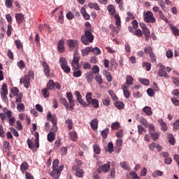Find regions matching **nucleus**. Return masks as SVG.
<instances>
[{
  "mask_svg": "<svg viewBox=\"0 0 179 179\" xmlns=\"http://www.w3.org/2000/svg\"><path fill=\"white\" fill-rule=\"evenodd\" d=\"M85 79H87V83H92L93 82V79H94V74L92 72L86 73Z\"/></svg>",
  "mask_w": 179,
  "mask_h": 179,
  "instance_id": "nucleus-15",
  "label": "nucleus"
},
{
  "mask_svg": "<svg viewBox=\"0 0 179 179\" xmlns=\"http://www.w3.org/2000/svg\"><path fill=\"white\" fill-rule=\"evenodd\" d=\"M90 127L92 129H93V131L97 130V129L99 128V120L96 118L92 120L90 122Z\"/></svg>",
  "mask_w": 179,
  "mask_h": 179,
  "instance_id": "nucleus-14",
  "label": "nucleus"
},
{
  "mask_svg": "<svg viewBox=\"0 0 179 179\" xmlns=\"http://www.w3.org/2000/svg\"><path fill=\"white\" fill-rule=\"evenodd\" d=\"M65 41H64L63 39H61L59 41L58 44H57V50L59 52H65Z\"/></svg>",
  "mask_w": 179,
  "mask_h": 179,
  "instance_id": "nucleus-11",
  "label": "nucleus"
},
{
  "mask_svg": "<svg viewBox=\"0 0 179 179\" xmlns=\"http://www.w3.org/2000/svg\"><path fill=\"white\" fill-rule=\"evenodd\" d=\"M88 7L90 9H95L96 10H100V6L97 3H89Z\"/></svg>",
  "mask_w": 179,
  "mask_h": 179,
  "instance_id": "nucleus-22",
  "label": "nucleus"
},
{
  "mask_svg": "<svg viewBox=\"0 0 179 179\" xmlns=\"http://www.w3.org/2000/svg\"><path fill=\"white\" fill-rule=\"evenodd\" d=\"M132 82H134V78L132 76H127L126 77V85L129 86L132 85Z\"/></svg>",
  "mask_w": 179,
  "mask_h": 179,
  "instance_id": "nucleus-35",
  "label": "nucleus"
},
{
  "mask_svg": "<svg viewBox=\"0 0 179 179\" xmlns=\"http://www.w3.org/2000/svg\"><path fill=\"white\" fill-rule=\"evenodd\" d=\"M92 96H93V94H92V92H87L85 96L87 103H88L90 106V104H92V101L93 100V99L92 98Z\"/></svg>",
  "mask_w": 179,
  "mask_h": 179,
  "instance_id": "nucleus-26",
  "label": "nucleus"
},
{
  "mask_svg": "<svg viewBox=\"0 0 179 179\" xmlns=\"http://www.w3.org/2000/svg\"><path fill=\"white\" fill-rule=\"evenodd\" d=\"M115 106L117 110H122V108H124V102L121 101H117L115 103Z\"/></svg>",
  "mask_w": 179,
  "mask_h": 179,
  "instance_id": "nucleus-32",
  "label": "nucleus"
},
{
  "mask_svg": "<svg viewBox=\"0 0 179 179\" xmlns=\"http://www.w3.org/2000/svg\"><path fill=\"white\" fill-rule=\"evenodd\" d=\"M171 30H172L174 36H179V29H177V27L173 26L171 27Z\"/></svg>",
  "mask_w": 179,
  "mask_h": 179,
  "instance_id": "nucleus-64",
  "label": "nucleus"
},
{
  "mask_svg": "<svg viewBox=\"0 0 179 179\" xmlns=\"http://www.w3.org/2000/svg\"><path fill=\"white\" fill-rule=\"evenodd\" d=\"M66 44L69 47L70 51H73V50H78L79 48V43L75 39H69L66 41Z\"/></svg>",
  "mask_w": 179,
  "mask_h": 179,
  "instance_id": "nucleus-4",
  "label": "nucleus"
},
{
  "mask_svg": "<svg viewBox=\"0 0 179 179\" xmlns=\"http://www.w3.org/2000/svg\"><path fill=\"white\" fill-rule=\"evenodd\" d=\"M169 142L170 145H176V138H174V135L169 134L167 135Z\"/></svg>",
  "mask_w": 179,
  "mask_h": 179,
  "instance_id": "nucleus-23",
  "label": "nucleus"
},
{
  "mask_svg": "<svg viewBox=\"0 0 179 179\" xmlns=\"http://www.w3.org/2000/svg\"><path fill=\"white\" fill-rule=\"evenodd\" d=\"M66 97L70 104V110L71 111H72L73 110V108L75 107V101H73V95L72 94L71 92H67Z\"/></svg>",
  "mask_w": 179,
  "mask_h": 179,
  "instance_id": "nucleus-9",
  "label": "nucleus"
},
{
  "mask_svg": "<svg viewBox=\"0 0 179 179\" xmlns=\"http://www.w3.org/2000/svg\"><path fill=\"white\" fill-rule=\"evenodd\" d=\"M94 152L96 155H100L101 150H100V147L98 145H94L93 146Z\"/></svg>",
  "mask_w": 179,
  "mask_h": 179,
  "instance_id": "nucleus-59",
  "label": "nucleus"
},
{
  "mask_svg": "<svg viewBox=\"0 0 179 179\" xmlns=\"http://www.w3.org/2000/svg\"><path fill=\"white\" fill-rule=\"evenodd\" d=\"M80 58L79 56H76V53H75L73 56V59L71 62V66H73V71H75V69H79L80 66H79V61Z\"/></svg>",
  "mask_w": 179,
  "mask_h": 179,
  "instance_id": "nucleus-6",
  "label": "nucleus"
},
{
  "mask_svg": "<svg viewBox=\"0 0 179 179\" xmlns=\"http://www.w3.org/2000/svg\"><path fill=\"white\" fill-rule=\"evenodd\" d=\"M143 112L148 116L150 117V115H152L153 112L152 111V108L150 106H145L143 108Z\"/></svg>",
  "mask_w": 179,
  "mask_h": 179,
  "instance_id": "nucleus-17",
  "label": "nucleus"
},
{
  "mask_svg": "<svg viewBox=\"0 0 179 179\" xmlns=\"http://www.w3.org/2000/svg\"><path fill=\"white\" fill-rule=\"evenodd\" d=\"M140 124L141 125H143L145 128H148L149 127V124L148 123V120H146L143 116L140 117L138 120Z\"/></svg>",
  "mask_w": 179,
  "mask_h": 179,
  "instance_id": "nucleus-20",
  "label": "nucleus"
},
{
  "mask_svg": "<svg viewBox=\"0 0 179 179\" xmlns=\"http://www.w3.org/2000/svg\"><path fill=\"white\" fill-rule=\"evenodd\" d=\"M115 19L116 20V25L121 26V17H120V15L115 14Z\"/></svg>",
  "mask_w": 179,
  "mask_h": 179,
  "instance_id": "nucleus-58",
  "label": "nucleus"
},
{
  "mask_svg": "<svg viewBox=\"0 0 179 179\" xmlns=\"http://www.w3.org/2000/svg\"><path fill=\"white\" fill-rule=\"evenodd\" d=\"M47 119L50 120L53 125H57V120L52 116V115L48 113L47 115Z\"/></svg>",
  "mask_w": 179,
  "mask_h": 179,
  "instance_id": "nucleus-36",
  "label": "nucleus"
},
{
  "mask_svg": "<svg viewBox=\"0 0 179 179\" xmlns=\"http://www.w3.org/2000/svg\"><path fill=\"white\" fill-rule=\"evenodd\" d=\"M143 68H146V71H149L152 69V64L149 62H143L142 64Z\"/></svg>",
  "mask_w": 179,
  "mask_h": 179,
  "instance_id": "nucleus-43",
  "label": "nucleus"
},
{
  "mask_svg": "<svg viewBox=\"0 0 179 179\" xmlns=\"http://www.w3.org/2000/svg\"><path fill=\"white\" fill-rule=\"evenodd\" d=\"M9 146H10V143L8 141L3 142V148H4L5 152H9Z\"/></svg>",
  "mask_w": 179,
  "mask_h": 179,
  "instance_id": "nucleus-49",
  "label": "nucleus"
},
{
  "mask_svg": "<svg viewBox=\"0 0 179 179\" xmlns=\"http://www.w3.org/2000/svg\"><path fill=\"white\" fill-rule=\"evenodd\" d=\"M111 129L115 131L120 129V122H115L112 123Z\"/></svg>",
  "mask_w": 179,
  "mask_h": 179,
  "instance_id": "nucleus-52",
  "label": "nucleus"
},
{
  "mask_svg": "<svg viewBox=\"0 0 179 179\" xmlns=\"http://www.w3.org/2000/svg\"><path fill=\"white\" fill-rule=\"evenodd\" d=\"M13 5V0H6L5 6L7 8H10Z\"/></svg>",
  "mask_w": 179,
  "mask_h": 179,
  "instance_id": "nucleus-63",
  "label": "nucleus"
},
{
  "mask_svg": "<svg viewBox=\"0 0 179 179\" xmlns=\"http://www.w3.org/2000/svg\"><path fill=\"white\" fill-rule=\"evenodd\" d=\"M137 128H138V132L139 135H142L143 132H146V129H145V127H143V126L141 124L138 125Z\"/></svg>",
  "mask_w": 179,
  "mask_h": 179,
  "instance_id": "nucleus-44",
  "label": "nucleus"
},
{
  "mask_svg": "<svg viewBox=\"0 0 179 179\" xmlns=\"http://www.w3.org/2000/svg\"><path fill=\"white\" fill-rule=\"evenodd\" d=\"M144 52L145 54H149V55H150L152 53H153V49L150 46L146 47L144 49Z\"/></svg>",
  "mask_w": 179,
  "mask_h": 179,
  "instance_id": "nucleus-55",
  "label": "nucleus"
},
{
  "mask_svg": "<svg viewBox=\"0 0 179 179\" xmlns=\"http://www.w3.org/2000/svg\"><path fill=\"white\" fill-rule=\"evenodd\" d=\"M8 85L6 84H3L1 87V97L6 104L9 103V99H8Z\"/></svg>",
  "mask_w": 179,
  "mask_h": 179,
  "instance_id": "nucleus-3",
  "label": "nucleus"
},
{
  "mask_svg": "<svg viewBox=\"0 0 179 179\" xmlns=\"http://www.w3.org/2000/svg\"><path fill=\"white\" fill-rule=\"evenodd\" d=\"M80 13L83 15V17H84L85 20H90V15L87 14L86 12V9L85 8H82L80 9Z\"/></svg>",
  "mask_w": 179,
  "mask_h": 179,
  "instance_id": "nucleus-19",
  "label": "nucleus"
},
{
  "mask_svg": "<svg viewBox=\"0 0 179 179\" xmlns=\"http://www.w3.org/2000/svg\"><path fill=\"white\" fill-rule=\"evenodd\" d=\"M158 16L159 18H161L162 20H164V22H166V23H169V19L164 16V14H163V11L159 10L158 12Z\"/></svg>",
  "mask_w": 179,
  "mask_h": 179,
  "instance_id": "nucleus-33",
  "label": "nucleus"
},
{
  "mask_svg": "<svg viewBox=\"0 0 179 179\" xmlns=\"http://www.w3.org/2000/svg\"><path fill=\"white\" fill-rule=\"evenodd\" d=\"M15 44L17 50H22V48H23V43H22V41H20V40H15Z\"/></svg>",
  "mask_w": 179,
  "mask_h": 179,
  "instance_id": "nucleus-45",
  "label": "nucleus"
},
{
  "mask_svg": "<svg viewBox=\"0 0 179 179\" xmlns=\"http://www.w3.org/2000/svg\"><path fill=\"white\" fill-rule=\"evenodd\" d=\"M143 34H145V36L146 37L145 40H148V38L150 37V31L149 30V29H148V27L144 28V29H143Z\"/></svg>",
  "mask_w": 179,
  "mask_h": 179,
  "instance_id": "nucleus-47",
  "label": "nucleus"
},
{
  "mask_svg": "<svg viewBox=\"0 0 179 179\" xmlns=\"http://www.w3.org/2000/svg\"><path fill=\"white\" fill-rule=\"evenodd\" d=\"M108 152H109V153L114 152V144H113V142L108 143Z\"/></svg>",
  "mask_w": 179,
  "mask_h": 179,
  "instance_id": "nucleus-54",
  "label": "nucleus"
},
{
  "mask_svg": "<svg viewBox=\"0 0 179 179\" xmlns=\"http://www.w3.org/2000/svg\"><path fill=\"white\" fill-rule=\"evenodd\" d=\"M92 106L94 108H99V100L96 99H93L91 101Z\"/></svg>",
  "mask_w": 179,
  "mask_h": 179,
  "instance_id": "nucleus-48",
  "label": "nucleus"
},
{
  "mask_svg": "<svg viewBox=\"0 0 179 179\" xmlns=\"http://www.w3.org/2000/svg\"><path fill=\"white\" fill-rule=\"evenodd\" d=\"M27 143L28 145L29 149H31V150H33V149H34L35 145L34 143H33V142H31V140H30V138L27 139Z\"/></svg>",
  "mask_w": 179,
  "mask_h": 179,
  "instance_id": "nucleus-53",
  "label": "nucleus"
},
{
  "mask_svg": "<svg viewBox=\"0 0 179 179\" xmlns=\"http://www.w3.org/2000/svg\"><path fill=\"white\" fill-rule=\"evenodd\" d=\"M104 75L108 82H113V76H111V73L108 72V71H105Z\"/></svg>",
  "mask_w": 179,
  "mask_h": 179,
  "instance_id": "nucleus-38",
  "label": "nucleus"
},
{
  "mask_svg": "<svg viewBox=\"0 0 179 179\" xmlns=\"http://www.w3.org/2000/svg\"><path fill=\"white\" fill-rule=\"evenodd\" d=\"M108 93L113 101H117V100H118V97L117 96V95L115 94V93H114V92H113V90H109Z\"/></svg>",
  "mask_w": 179,
  "mask_h": 179,
  "instance_id": "nucleus-41",
  "label": "nucleus"
},
{
  "mask_svg": "<svg viewBox=\"0 0 179 179\" xmlns=\"http://www.w3.org/2000/svg\"><path fill=\"white\" fill-rule=\"evenodd\" d=\"M72 171H76V176L79 178H82L83 177V173H85L83 169H79V165L73 166Z\"/></svg>",
  "mask_w": 179,
  "mask_h": 179,
  "instance_id": "nucleus-7",
  "label": "nucleus"
},
{
  "mask_svg": "<svg viewBox=\"0 0 179 179\" xmlns=\"http://www.w3.org/2000/svg\"><path fill=\"white\" fill-rule=\"evenodd\" d=\"M66 124H68V128L70 131L72 129V128H73V122H72V120H66Z\"/></svg>",
  "mask_w": 179,
  "mask_h": 179,
  "instance_id": "nucleus-57",
  "label": "nucleus"
},
{
  "mask_svg": "<svg viewBox=\"0 0 179 179\" xmlns=\"http://www.w3.org/2000/svg\"><path fill=\"white\" fill-rule=\"evenodd\" d=\"M94 40V36L92 31L86 29L84 34L81 36V41L85 45H89V43H92Z\"/></svg>",
  "mask_w": 179,
  "mask_h": 179,
  "instance_id": "nucleus-2",
  "label": "nucleus"
},
{
  "mask_svg": "<svg viewBox=\"0 0 179 179\" xmlns=\"http://www.w3.org/2000/svg\"><path fill=\"white\" fill-rule=\"evenodd\" d=\"M158 75L161 78H166V79H169V75H167V72H166L165 70H159Z\"/></svg>",
  "mask_w": 179,
  "mask_h": 179,
  "instance_id": "nucleus-34",
  "label": "nucleus"
},
{
  "mask_svg": "<svg viewBox=\"0 0 179 179\" xmlns=\"http://www.w3.org/2000/svg\"><path fill=\"white\" fill-rule=\"evenodd\" d=\"M109 131H110V129L108 128L105 129L101 131V136L103 137V139H107V136L108 135Z\"/></svg>",
  "mask_w": 179,
  "mask_h": 179,
  "instance_id": "nucleus-40",
  "label": "nucleus"
},
{
  "mask_svg": "<svg viewBox=\"0 0 179 179\" xmlns=\"http://www.w3.org/2000/svg\"><path fill=\"white\" fill-rule=\"evenodd\" d=\"M11 93L13 94L14 96H17V94L19 93V89L16 87H13L11 88Z\"/></svg>",
  "mask_w": 179,
  "mask_h": 179,
  "instance_id": "nucleus-61",
  "label": "nucleus"
},
{
  "mask_svg": "<svg viewBox=\"0 0 179 179\" xmlns=\"http://www.w3.org/2000/svg\"><path fill=\"white\" fill-rule=\"evenodd\" d=\"M158 124H160V125L162 126V131H167V124H166V122L163 121V119H159L158 120Z\"/></svg>",
  "mask_w": 179,
  "mask_h": 179,
  "instance_id": "nucleus-24",
  "label": "nucleus"
},
{
  "mask_svg": "<svg viewBox=\"0 0 179 179\" xmlns=\"http://www.w3.org/2000/svg\"><path fill=\"white\" fill-rule=\"evenodd\" d=\"M55 87V83H54V80H50L48 83L47 84V89L48 90H52Z\"/></svg>",
  "mask_w": 179,
  "mask_h": 179,
  "instance_id": "nucleus-31",
  "label": "nucleus"
},
{
  "mask_svg": "<svg viewBox=\"0 0 179 179\" xmlns=\"http://www.w3.org/2000/svg\"><path fill=\"white\" fill-rule=\"evenodd\" d=\"M59 64L61 66V68H64L68 65V61H66V59L64 57H61L59 59Z\"/></svg>",
  "mask_w": 179,
  "mask_h": 179,
  "instance_id": "nucleus-29",
  "label": "nucleus"
},
{
  "mask_svg": "<svg viewBox=\"0 0 179 179\" xmlns=\"http://www.w3.org/2000/svg\"><path fill=\"white\" fill-rule=\"evenodd\" d=\"M48 142H54L55 141V134L53 131H50L48 134Z\"/></svg>",
  "mask_w": 179,
  "mask_h": 179,
  "instance_id": "nucleus-28",
  "label": "nucleus"
},
{
  "mask_svg": "<svg viewBox=\"0 0 179 179\" xmlns=\"http://www.w3.org/2000/svg\"><path fill=\"white\" fill-rule=\"evenodd\" d=\"M144 22L146 23H155L156 22V19L153 17V13L150 11H148L144 17Z\"/></svg>",
  "mask_w": 179,
  "mask_h": 179,
  "instance_id": "nucleus-5",
  "label": "nucleus"
},
{
  "mask_svg": "<svg viewBox=\"0 0 179 179\" xmlns=\"http://www.w3.org/2000/svg\"><path fill=\"white\" fill-rule=\"evenodd\" d=\"M69 136L73 142H76V141H78V133H76V131H70Z\"/></svg>",
  "mask_w": 179,
  "mask_h": 179,
  "instance_id": "nucleus-25",
  "label": "nucleus"
},
{
  "mask_svg": "<svg viewBox=\"0 0 179 179\" xmlns=\"http://www.w3.org/2000/svg\"><path fill=\"white\" fill-rule=\"evenodd\" d=\"M43 66L44 69V72H45V76H50V66H48V64H47V62H43Z\"/></svg>",
  "mask_w": 179,
  "mask_h": 179,
  "instance_id": "nucleus-18",
  "label": "nucleus"
},
{
  "mask_svg": "<svg viewBox=\"0 0 179 179\" xmlns=\"http://www.w3.org/2000/svg\"><path fill=\"white\" fill-rule=\"evenodd\" d=\"M122 89L124 97H126V99H129V97H131V92L128 90V87L126 85H122Z\"/></svg>",
  "mask_w": 179,
  "mask_h": 179,
  "instance_id": "nucleus-16",
  "label": "nucleus"
},
{
  "mask_svg": "<svg viewBox=\"0 0 179 179\" xmlns=\"http://www.w3.org/2000/svg\"><path fill=\"white\" fill-rule=\"evenodd\" d=\"M15 19H16L17 23H18V24H22V23H23V22H24V15L22 13H17L15 15Z\"/></svg>",
  "mask_w": 179,
  "mask_h": 179,
  "instance_id": "nucleus-13",
  "label": "nucleus"
},
{
  "mask_svg": "<svg viewBox=\"0 0 179 179\" xmlns=\"http://www.w3.org/2000/svg\"><path fill=\"white\" fill-rule=\"evenodd\" d=\"M48 88H45L42 90V94L45 99H47V97H50V92H48Z\"/></svg>",
  "mask_w": 179,
  "mask_h": 179,
  "instance_id": "nucleus-50",
  "label": "nucleus"
},
{
  "mask_svg": "<svg viewBox=\"0 0 179 179\" xmlns=\"http://www.w3.org/2000/svg\"><path fill=\"white\" fill-rule=\"evenodd\" d=\"M17 109L19 113H22V111H24V104L19 103L17 105Z\"/></svg>",
  "mask_w": 179,
  "mask_h": 179,
  "instance_id": "nucleus-60",
  "label": "nucleus"
},
{
  "mask_svg": "<svg viewBox=\"0 0 179 179\" xmlns=\"http://www.w3.org/2000/svg\"><path fill=\"white\" fill-rule=\"evenodd\" d=\"M91 52H93L94 55H100L101 54V50L97 47L91 48Z\"/></svg>",
  "mask_w": 179,
  "mask_h": 179,
  "instance_id": "nucleus-30",
  "label": "nucleus"
},
{
  "mask_svg": "<svg viewBox=\"0 0 179 179\" xmlns=\"http://www.w3.org/2000/svg\"><path fill=\"white\" fill-rule=\"evenodd\" d=\"M110 167H111V162H108L107 164H105L99 167L98 172L99 173H101V171L103 173H108V171H110Z\"/></svg>",
  "mask_w": 179,
  "mask_h": 179,
  "instance_id": "nucleus-8",
  "label": "nucleus"
},
{
  "mask_svg": "<svg viewBox=\"0 0 179 179\" xmlns=\"http://www.w3.org/2000/svg\"><path fill=\"white\" fill-rule=\"evenodd\" d=\"M150 135H151L152 139L155 141H156V140L159 138V134L157 132L154 131L152 133H150Z\"/></svg>",
  "mask_w": 179,
  "mask_h": 179,
  "instance_id": "nucleus-62",
  "label": "nucleus"
},
{
  "mask_svg": "<svg viewBox=\"0 0 179 179\" xmlns=\"http://www.w3.org/2000/svg\"><path fill=\"white\" fill-rule=\"evenodd\" d=\"M29 170V164H27V162L24 161L21 164L20 166V171L22 173H24V171Z\"/></svg>",
  "mask_w": 179,
  "mask_h": 179,
  "instance_id": "nucleus-21",
  "label": "nucleus"
},
{
  "mask_svg": "<svg viewBox=\"0 0 179 179\" xmlns=\"http://www.w3.org/2000/svg\"><path fill=\"white\" fill-rule=\"evenodd\" d=\"M76 69H74L73 75L74 78H80V76H82V71H80V70H76Z\"/></svg>",
  "mask_w": 179,
  "mask_h": 179,
  "instance_id": "nucleus-37",
  "label": "nucleus"
},
{
  "mask_svg": "<svg viewBox=\"0 0 179 179\" xmlns=\"http://www.w3.org/2000/svg\"><path fill=\"white\" fill-rule=\"evenodd\" d=\"M92 52V47H87L82 50V55L83 57L89 55V53Z\"/></svg>",
  "mask_w": 179,
  "mask_h": 179,
  "instance_id": "nucleus-27",
  "label": "nucleus"
},
{
  "mask_svg": "<svg viewBox=\"0 0 179 179\" xmlns=\"http://www.w3.org/2000/svg\"><path fill=\"white\" fill-rule=\"evenodd\" d=\"M59 103L60 104L64 106L66 111L71 110V103H68V101H66V99L62 97L59 100Z\"/></svg>",
  "mask_w": 179,
  "mask_h": 179,
  "instance_id": "nucleus-12",
  "label": "nucleus"
},
{
  "mask_svg": "<svg viewBox=\"0 0 179 179\" xmlns=\"http://www.w3.org/2000/svg\"><path fill=\"white\" fill-rule=\"evenodd\" d=\"M95 80L97 82L99 85H101L103 83V78H101V75L97 74L95 76Z\"/></svg>",
  "mask_w": 179,
  "mask_h": 179,
  "instance_id": "nucleus-56",
  "label": "nucleus"
},
{
  "mask_svg": "<svg viewBox=\"0 0 179 179\" xmlns=\"http://www.w3.org/2000/svg\"><path fill=\"white\" fill-rule=\"evenodd\" d=\"M59 160L56 159L53 161L52 163V171L50 173V177H52V179H59L61 176L62 170H64V165H61L59 168Z\"/></svg>",
  "mask_w": 179,
  "mask_h": 179,
  "instance_id": "nucleus-1",
  "label": "nucleus"
},
{
  "mask_svg": "<svg viewBox=\"0 0 179 179\" xmlns=\"http://www.w3.org/2000/svg\"><path fill=\"white\" fill-rule=\"evenodd\" d=\"M66 17H67L69 20H72L73 19H75V15L72 11H69L66 15Z\"/></svg>",
  "mask_w": 179,
  "mask_h": 179,
  "instance_id": "nucleus-51",
  "label": "nucleus"
},
{
  "mask_svg": "<svg viewBox=\"0 0 179 179\" xmlns=\"http://www.w3.org/2000/svg\"><path fill=\"white\" fill-rule=\"evenodd\" d=\"M108 10L110 15H114L115 13V7L113 5H109L108 6Z\"/></svg>",
  "mask_w": 179,
  "mask_h": 179,
  "instance_id": "nucleus-42",
  "label": "nucleus"
},
{
  "mask_svg": "<svg viewBox=\"0 0 179 179\" xmlns=\"http://www.w3.org/2000/svg\"><path fill=\"white\" fill-rule=\"evenodd\" d=\"M20 83H23L24 87L29 89L30 87V78H29V76L26 75L24 78H21Z\"/></svg>",
  "mask_w": 179,
  "mask_h": 179,
  "instance_id": "nucleus-10",
  "label": "nucleus"
},
{
  "mask_svg": "<svg viewBox=\"0 0 179 179\" xmlns=\"http://www.w3.org/2000/svg\"><path fill=\"white\" fill-rule=\"evenodd\" d=\"M120 166L122 169H124V170H127L128 171H131V167L128 166V164H127L126 162H122L120 163Z\"/></svg>",
  "mask_w": 179,
  "mask_h": 179,
  "instance_id": "nucleus-39",
  "label": "nucleus"
},
{
  "mask_svg": "<svg viewBox=\"0 0 179 179\" xmlns=\"http://www.w3.org/2000/svg\"><path fill=\"white\" fill-rule=\"evenodd\" d=\"M3 111L6 115L7 118H10V117H12V111L8 110L6 108H3Z\"/></svg>",
  "mask_w": 179,
  "mask_h": 179,
  "instance_id": "nucleus-46",
  "label": "nucleus"
}]
</instances>
